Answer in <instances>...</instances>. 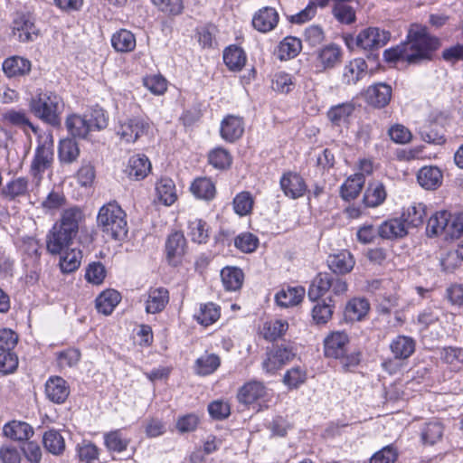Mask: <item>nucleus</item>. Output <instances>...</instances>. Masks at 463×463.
<instances>
[{
	"label": "nucleus",
	"instance_id": "1",
	"mask_svg": "<svg viewBox=\"0 0 463 463\" xmlns=\"http://www.w3.org/2000/svg\"><path fill=\"white\" fill-rule=\"evenodd\" d=\"M439 46V41L427 33V28L420 24H412L407 35V41L396 47L385 50L383 57L386 61H406L418 64L422 61L430 60L432 52Z\"/></svg>",
	"mask_w": 463,
	"mask_h": 463
},
{
	"label": "nucleus",
	"instance_id": "2",
	"mask_svg": "<svg viewBox=\"0 0 463 463\" xmlns=\"http://www.w3.org/2000/svg\"><path fill=\"white\" fill-rule=\"evenodd\" d=\"M29 109L36 118L44 123L58 127L61 125L64 102L53 91L38 90L29 101Z\"/></svg>",
	"mask_w": 463,
	"mask_h": 463
},
{
	"label": "nucleus",
	"instance_id": "3",
	"mask_svg": "<svg viewBox=\"0 0 463 463\" xmlns=\"http://www.w3.org/2000/svg\"><path fill=\"white\" fill-rule=\"evenodd\" d=\"M97 223L107 236L114 240H122L128 234L127 214L116 202H109L100 207Z\"/></svg>",
	"mask_w": 463,
	"mask_h": 463
},
{
	"label": "nucleus",
	"instance_id": "4",
	"mask_svg": "<svg viewBox=\"0 0 463 463\" xmlns=\"http://www.w3.org/2000/svg\"><path fill=\"white\" fill-rule=\"evenodd\" d=\"M53 162V136L45 132L38 137V146L30 166V174L36 185H39L43 174L52 167Z\"/></svg>",
	"mask_w": 463,
	"mask_h": 463
},
{
	"label": "nucleus",
	"instance_id": "5",
	"mask_svg": "<svg viewBox=\"0 0 463 463\" xmlns=\"http://www.w3.org/2000/svg\"><path fill=\"white\" fill-rule=\"evenodd\" d=\"M349 345V336L345 331H335L329 334L324 340V353L327 357L350 360L344 363L345 366L355 365L359 359L355 355L345 357Z\"/></svg>",
	"mask_w": 463,
	"mask_h": 463
},
{
	"label": "nucleus",
	"instance_id": "6",
	"mask_svg": "<svg viewBox=\"0 0 463 463\" xmlns=\"http://www.w3.org/2000/svg\"><path fill=\"white\" fill-rule=\"evenodd\" d=\"M149 129V122L141 118H128L118 121L116 134L125 143H134Z\"/></svg>",
	"mask_w": 463,
	"mask_h": 463
},
{
	"label": "nucleus",
	"instance_id": "7",
	"mask_svg": "<svg viewBox=\"0 0 463 463\" xmlns=\"http://www.w3.org/2000/svg\"><path fill=\"white\" fill-rule=\"evenodd\" d=\"M296 356V351L289 345H277L269 350L262 362V369L266 373L273 374L289 363Z\"/></svg>",
	"mask_w": 463,
	"mask_h": 463
},
{
	"label": "nucleus",
	"instance_id": "8",
	"mask_svg": "<svg viewBox=\"0 0 463 463\" xmlns=\"http://www.w3.org/2000/svg\"><path fill=\"white\" fill-rule=\"evenodd\" d=\"M391 38L388 31L378 27H368L362 30L355 38L356 45L363 50H376L383 47Z\"/></svg>",
	"mask_w": 463,
	"mask_h": 463
},
{
	"label": "nucleus",
	"instance_id": "9",
	"mask_svg": "<svg viewBox=\"0 0 463 463\" xmlns=\"http://www.w3.org/2000/svg\"><path fill=\"white\" fill-rule=\"evenodd\" d=\"M187 243L184 235L181 232H174L168 235L165 245V256L167 262L172 266H177L183 260L186 253Z\"/></svg>",
	"mask_w": 463,
	"mask_h": 463
},
{
	"label": "nucleus",
	"instance_id": "10",
	"mask_svg": "<svg viewBox=\"0 0 463 463\" xmlns=\"http://www.w3.org/2000/svg\"><path fill=\"white\" fill-rule=\"evenodd\" d=\"M269 396V391L263 383L250 381L243 384L238 392L237 398L241 403L250 404L258 401H265Z\"/></svg>",
	"mask_w": 463,
	"mask_h": 463
},
{
	"label": "nucleus",
	"instance_id": "11",
	"mask_svg": "<svg viewBox=\"0 0 463 463\" xmlns=\"http://www.w3.org/2000/svg\"><path fill=\"white\" fill-rule=\"evenodd\" d=\"M244 132L243 118L235 115H227L220 125V135L226 142H235Z\"/></svg>",
	"mask_w": 463,
	"mask_h": 463
},
{
	"label": "nucleus",
	"instance_id": "12",
	"mask_svg": "<svg viewBox=\"0 0 463 463\" xmlns=\"http://www.w3.org/2000/svg\"><path fill=\"white\" fill-rule=\"evenodd\" d=\"M392 99V88L385 83H376L369 86L364 92L365 101L378 109L387 106Z\"/></svg>",
	"mask_w": 463,
	"mask_h": 463
},
{
	"label": "nucleus",
	"instance_id": "13",
	"mask_svg": "<svg viewBox=\"0 0 463 463\" xmlns=\"http://www.w3.org/2000/svg\"><path fill=\"white\" fill-rule=\"evenodd\" d=\"M45 394L51 402L61 404L70 394V386L63 378L52 376L45 383Z\"/></svg>",
	"mask_w": 463,
	"mask_h": 463
},
{
	"label": "nucleus",
	"instance_id": "14",
	"mask_svg": "<svg viewBox=\"0 0 463 463\" xmlns=\"http://www.w3.org/2000/svg\"><path fill=\"white\" fill-rule=\"evenodd\" d=\"M83 219V213L79 207H70L61 213L59 222L54 226L76 237Z\"/></svg>",
	"mask_w": 463,
	"mask_h": 463
},
{
	"label": "nucleus",
	"instance_id": "15",
	"mask_svg": "<svg viewBox=\"0 0 463 463\" xmlns=\"http://www.w3.org/2000/svg\"><path fill=\"white\" fill-rule=\"evenodd\" d=\"M280 187L284 194L292 199L303 196L307 191L304 179L299 175L292 172L283 175L280 179Z\"/></svg>",
	"mask_w": 463,
	"mask_h": 463
},
{
	"label": "nucleus",
	"instance_id": "16",
	"mask_svg": "<svg viewBox=\"0 0 463 463\" xmlns=\"http://www.w3.org/2000/svg\"><path fill=\"white\" fill-rule=\"evenodd\" d=\"M74 238L71 234L65 233L64 231L53 226L47 235V250L53 255L61 254L65 249L70 247Z\"/></svg>",
	"mask_w": 463,
	"mask_h": 463
},
{
	"label": "nucleus",
	"instance_id": "17",
	"mask_svg": "<svg viewBox=\"0 0 463 463\" xmlns=\"http://www.w3.org/2000/svg\"><path fill=\"white\" fill-rule=\"evenodd\" d=\"M14 34L22 43L33 41L38 35V29L30 15L20 14L14 21Z\"/></svg>",
	"mask_w": 463,
	"mask_h": 463
},
{
	"label": "nucleus",
	"instance_id": "18",
	"mask_svg": "<svg viewBox=\"0 0 463 463\" xmlns=\"http://www.w3.org/2000/svg\"><path fill=\"white\" fill-rule=\"evenodd\" d=\"M279 23V14L272 7L260 9L252 18L253 27L261 33L273 30Z\"/></svg>",
	"mask_w": 463,
	"mask_h": 463
},
{
	"label": "nucleus",
	"instance_id": "19",
	"mask_svg": "<svg viewBox=\"0 0 463 463\" xmlns=\"http://www.w3.org/2000/svg\"><path fill=\"white\" fill-rule=\"evenodd\" d=\"M151 171V163L145 155H135L128 159L125 173L130 179L143 180Z\"/></svg>",
	"mask_w": 463,
	"mask_h": 463
},
{
	"label": "nucleus",
	"instance_id": "20",
	"mask_svg": "<svg viewBox=\"0 0 463 463\" xmlns=\"http://www.w3.org/2000/svg\"><path fill=\"white\" fill-rule=\"evenodd\" d=\"M341 56V48L337 44L326 45L317 52V67L319 70L331 69L340 61Z\"/></svg>",
	"mask_w": 463,
	"mask_h": 463
},
{
	"label": "nucleus",
	"instance_id": "21",
	"mask_svg": "<svg viewBox=\"0 0 463 463\" xmlns=\"http://www.w3.org/2000/svg\"><path fill=\"white\" fill-rule=\"evenodd\" d=\"M31 61L22 56H11L6 58L3 64V71L8 78L22 77L31 71Z\"/></svg>",
	"mask_w": 463,
	"mask_h": 463
},
{
	"label": "nucleus",
	"instance_id": "22",
	"mask_svg": "<svg viewBox=\"0 0 463 463\" xmlns=\"http://www.w3.org/2000/svg\"><path fill=\"white\" fill-rule=\"evenodd\" d=\"M367 63L363 58H355L344 67L343 81L345 84H356L367 74Z\"/></svg>",
	"mask_w": 463,
	"mask_h": 463
},
{
	"label": "nucleus",
	"instance_id": "23",
	"mask_svg": "<svg viewBox=\"0 0 463 463\" xmlns=\"http://www.w3.org/2000/svg\"><path fill=\"white\" fill-rule=\"evenodd\" d=\"M131 441L125 430L118 429L104 434V445L110 452L125 451Z\"/></svg>",
	"mask_w": 463,
	"mask_h": 463
},
{
	"label": "nucleus",
	"instance_id": "24",
	"mask_svg": "<svg viewBox=\"0 0 463 463\" xmlns=\"http://www.w3.org/2000/svg\"><path fill=\"white\" fill-rule=\"evenodd\" d=\"M169 300V294L165 288H150L146 299V311L148 314L161 312Z\"/></svg>",
	"mask_w": 463,
	"mask_h": 463
},
{
	"label": "nucleus",
	"instance_id": "25",
	"mask_svg": "<svg viewBox=\"0 0 463 463\" xmlns=\"http://www.w3.org/2000/svg\"><path fill=\"white\" fill-rule=\"evenodd\" d=\"M1 118L6 125L20 128L24 131L26 128H30L33 133H37V127L30 121L26 112L23 109H7L1 114Z\"/></svg>",
	"mask_w": 463,
	"mask_h": 463
},
{
	"label": "nucleus",
	"instance_id": "26",
	"mask_svg": "<svg viewBox=\"0 0 463 463\" xmlns=\"http://www.w3.org/2000/svg\"><path fill=\"white\" fill-rule=\"evenodd\" d=\"M3 433L11 439L23 441L33 437L34 430L27 422L13 420L5 424Z\"/></svg>",
	"mask_w": 463,
	"mask_h": 463
},
{
	"label": "nucleus",
	"instance_id": "27",
	"mask_svg": "<svg viewBox=\"0 0 463 463\" xmlns=\"http://www.w3.org/2000/svg\"><path fill=\"white\" fill-rule=\"evenodd\" d=\"M442 179V172L436 166H424L417 175L419 184L427 190H435L439 187Z\"/></svg>",
	"mask_w": 463,
	"mask_h": 463
},
{
	"label": "nucleus",
	"instance_id": "28",
	"mask_svg": "<svg viewBox=\"0 0 463 463\" xmlns=\"http://www.w3.org/2000/svg\"><path fill=\"white\" fill-rule=\"evenodd\" d=\"M416 342L408 335H400L396 336L390 344V349L397 359H407L415 351Z\"/></svg>",
	"mask_w": 463,
	"mask_h": 463
},
{
	"label": "nucleus",
	"instance_id": "29",
	"mask_svg": "<svg viewBox=\"0 0 463 463\" xmlns=\"http://www.w3.org/2000/svg\"><path fill=\"white\" fill-rule=\"evenodd\" d=\"M327 265L334 273L345 274L353 269L354 260L350 252L343 250L329 255L327 258Z\"/></svg>",
	"mask_w": 463,
	"mask_h": 463
},
{
	"label": "nucleus",
	"instance_id": "30",
	"mask_svg": "<svg viewBox=\"0 0 463 463\" xmlns=\"http://www.w3.org/2000/svg\"><path fill=\"white\" fill-rule=\"evenodd\" d=\"M370 304L366 298H354L350 299L345 308V317L348 321H361L368 314Z\"/></svg>",
	"mask_w": 463,
	"mask_h": 463
},
{
	"label": "nucleus",
	"instance_id": "31",
	"mask_svg": "<svg viewBox=\"0 0 463 463\" xmlns=\"http://www.w3.org/2000/svg\"><path fill=\"white\" fill-rule=\"evenodd\" d=\"M305 293L306 290L303 287H288L279 290L275 296V300L279 306L289 307L298 305L302 301Z\"/></svg>",
	"mask_w": 463,
	"mask_h": 463
},
{
	"label": "nucleus",
	"instance_id": "32",
	"mask_svg": "<svg viewBox=\"0 0 463 463\" xmlns=\"http://www.w3.org/2000/svg\"><path fill=\"white\" fill-rule=\"evenodd\" d=\"M247 61L245 52L237 45H230L223 52V61L230 71H241Z\"/></svg>",
	"mask_w": 463,
	"mask_h": 463
},
{
	"label": "nucleus",
	"instance_id": "33",
	"mask_svg": "<svg viewBox=\"0 0 463 463\" xmlns=\"http://www.w3.org/2000/svg\"><path fill=\"white\" fill-rule=\"evenodd\" d=\"M121 300V295L115 289H107L96 298V307L99 313L110 315Z\"/></svg>",
	"mask_w": 463,
	"mask_h": 463
},
{
	"label": "nucleus",
	"instance_id": "34",
	"mask_svg": "<svg viewBox=\"0 0 463 463\" xmlns=\"http://www.w3.org/2000/svg\"><path fill=\"white\" fill-rule=\"evenodd\" d=\"M407 232V226L402 218L386 221L378 228V234L384 239L401 238Z\"/></svg>",
	"mask_w": 463,
	"mask_h": 463
},
{
	"label": "nucleus",
	"instance_id": "35",
	"mask_svg": "<svg viewBox=\"0 0 463 463\" xmlns=\"http://www.w3.org/2000/svg\"><path fill=\"white\" fill-rule=\"evenodd\" d=\"M331 276L329 273H319L314 278L307 292L310 301H317L330 290Z\"/></svg>",
	"mask_w": 463,
	"mask_h": 463
},
{
	"label": "nucleus",
	"instance_id": "36",
	"mask_svg": "<svg viewBox=\"0 0 463 463\" xmlns=\"http://www.w3.org/2000/svg\"><path fill=\"white\" fill-rule=\"evenodd\" d=\"M288 329V323L286 320H269L260 327V334L268 341H275L281 337Z\"/></svg>",
	"mask_w": 463,
	"mask_h": 463
},
{
	"label": "nucleus",
	"instance_id": "37",
	"mask_svg": "<svg viewBox=\"0 0 463 463\" xmlns=\"http://www.w3.org/2000/svg\"><path fill=\"white\" fill-rule=\"evenodd\" d=\"M354 110L352 102H345L333 106L327 112L328 119L335 126H345L349 122V118Z\"/></svg>",
	"mask_w": 463,
	"mask_h": 463
},
{
	"label": "nucleus",
	"instance_id": "38",
	"mask_svg": "<svg viewBox=\"0 0 463 463\" xmlns=\"http://www.w3.org/2000/svg\"><path fill=\"white\" fill-rule=\"evenodd\" d=\"M66 128L68 131L73 136L80 138H84L91 132L88 117L86 115L72 114L66 119Z\"/></svg>",
	"mask_w": 463,
	"mask_h": 463
},
{
	"label": "nucleus",
	"instance_id": "39",
	"mask_svg": "<svg viewBox=\"0 0 463 463\" xmlns=\"http://www.w3.org/2000/svg\"><path fill=\"white\" fill-rule=\"evenodd\" d=\"M426 217V205L421 203H414L402 213V220L409 227H419Z\"/></svg>",
	"mask_w": 463,
	"mask_h": 463
},
{
	"label": "nucleus",
	"instance_id": "40",
	"mask_svg": "<svg viewBox=\"0 0 463 463\" xmlns=\"http://www.w3.org/2000/svg\"><path fill=\"white\" fill-rule=\"evenodd\" d=\"M190 190L198 199L212 200L216 193L213 182L207 177H198L192 183Z\"/></svg>",
	"mask_w": 463,
	"mask_h": 463
},
{
	"label": "nucleus",
	"instance_id": "41",
	"mask_svg": "<svg viewBox=\"0 0 463 463\" xmlns=\"http://www.w3.org/2000/svg\"><path fill=\"white\" fill-rule=\"evenodd\" d=\"M301 41L296 37L284 38L277 48V55L280 61L295 58L301 51Z\"/></svg>",
	"mask_w": 463,
	"mask_h": 463
},
{
	"label": "nucleus",
	"instance_id": "42",
	"mask_svg": "<svg viewBox=\"0 0 463 463\" xmlns=\"http://www.w3.org/2000/svg\"><path fill=\"white\" fill-rule=\"evenodd\" d=\"M29 191V182L25 177H16L8 182L1 191L5 198L14 200L20 196H24Z\"/></svg>",
	"mask_w": 463,
	"mask_h": 463
},
{
	"label": "nucleus",
	"instance_id": "43",
	"mask_svg": "<svg viewBox=\"0 0 463 463\" xmlns=\"http://www.w3.org/2000/svg\"><path fill=\"white\" fill-rule=\"evenodd\" d=\"M113 48L119 52H128L136 47L135 35L128 30H119L111 37Z\"/></svg>",
	"mask_w": 463,
	"mask_h": 463
},
{
	"label": "nucleus",
	"instance_id": "44",
	"mask_svg": "<svg viewBox=\"0 0 463 463\" xmlns=\"http://www.w3.org/2000/svg\"><path fill=\"white\" fill-rule=\"evenodd\" d=\"M352 0H334L332 13L341 24H351L355 22V11L348 5Z\"/></svg>",
	"mask_w": 463,
	"mask_h": 463
},
{
	"label": "nucleus",
	"instance_id": "45",
	"mask_svg": "<svg viewBox=\"0 0 463 463\" xmlns=\"http://www.w3.org/2000/svg\"><path fill=\"white\" fill-rule=\"evenodd\" d=\"M43 443L45 449L52 455L58 456L65 449V440L56 430H49L43 436Z\"/></svg>",
	"mask_w": 463,
	"mask_h": 463
},
{
	"label": "nucleus",
	"instance_id": "46",
	"mask_svg": "<svg viewBox=\"0 0 463 463\" xmlns=\"http://www.w3.org/2000/svg\"><path fill=\"white\" fill-rule=\"evenodd\" d=\"M386 195L384 185L380 182H373L368 185L364 193V202L368 207H377L385 201Z\"/></svg>",
	"mask_w": 463,
	"mask_h": 463
},
{
	"label": "nucleus",
	"instance_id": "47",
	"mask_svg": "<svg viewBox=\"0 0 463 463\" xmlns=\"http://www.w3.org/2000/svg\"><path fill=\"white\" fill-rule=\"evenodd\" d=\"M80 156L78 143L72 138H65L60 141L58 147V157L61 163L71 164Z\"/></svg>",
	"mask_w": 463,
	"mask_h": 463
},
{
	"label": "nucleus",
	"instance_id": "48",
	"mask_svg": "<svg viewBox=\"0 0 463 463\" xmlns=\"http://www.w3.org/2000/svg\"><path fill=\"white\" fill-rule=\"evenodd\" d=\"M449 220L448 211H439L432 214L427 223L429 236H443L445 238L446 225Z\"/></svg>",
	"mask_w": 463,
	"mask_h": 463
},
{
	"label": "nucleus",
	"instance_id": "49",
	"mask_svg": "<svg viewBox=\"0 0 463 463\" xmlns=\"http://www.w3.org/2000/svg\"><path fill=\"white\" fill-rule=\"evenodd\" d=\"M221 278L226 290L236 291L242 285L243 273L238 268L226 267L222 269Z\"/></svg>",
	"mask_w": 463,
	"mask_h": 463
},
{
	"label": "nucleus",
	"instance_id": "50",
	"mask_svg": "<svg viewBox=\"0 0 463 463\" xmlns=\"http://www.w3.org/2000/svg\"><path fill=\"white\" fill-rule=\"evenodd\" d=\"M221 359L214 354H204L195 362V372L199 375H209L213 373L220 366Z\"/></svg>",
	"mask_w": 463,
	"mask_h": 463
},
{
	"label": "nucleus",
	"instance_id": "51",
	"mask_svg": "<svg viewBox=\"0 0 463 463\" xmlns=\"http://www.w3.org/2000/svg\"><path fill=\"white\" fill-rule=\"evenodd\" d=\"M187 234L195 243H206L209 238L207 223L202 219H194L188 222Z\"/></svg>",
	"mask_w": 463,
	"mask_h": 463
},
{
	"label": "nucleus",
	"instance_id": "52",
	"mask_svg": "<svg viewBox=\"0 0 463 463\" xmlns=\"http://www.w3.org/2000/svg\"><path fill=\"white\" fill-rule=\"evenodd\" d=\"M159 200L165 205H172L176 200L175 185L170 178H161L156 184Z\"/></svg>",
	"mask_w": 463,
	"mask_h": 463
},
{
	"label": "nucleus",
	"instance_id": "53",
	"mask_svg": "<svg viewBox=\"0 0 463 463\" xmlns=\"http://www.w3.org/2000/svg\"><path fill=\"white\" fill-rule=\"evenodd\" d=\"M444 428L440 421L430 420L421 430V439L425 444L433 445L441 439Z\"/></svg>",
	"mask_w": 463,
	"mask_h": 463
},
{
	"label": "nucleus",
	"instance_id": "54",
	"mask_svg": "<svg viewBox=\"0 0 463 463\" xmlns=\"http://www.w3.org/2000/svg\"><path fill=\"white\" fill-rule=\"evenodd\" d=\"M364 178L362 175H354L349 177L341 186V195L346 200L350 201L357 197L360 194Z\"/></svg>",
	"mask_w": 463,
	"mask_h": 463
},
{
	"label": "nucleus",
	"instance_id": "55",
	"mask_svg": "<svg viewBox=\"0 0 463 463\" xmlns=\"http://www.w3.org/2000/svg\"><path fill=\"white\" fill-rule=\"evenodd\" d=\"M81 251L71 249L65 251L60 259V269L62 273H71L79 269L81 261Z\"/></svg>",
	"mask_w": 463,
	"mask_h": 463
},
{
	"label": "nucleus",
	"instance_id": "56",
	"mask_svg": "<svg viewBox=\"0 0 463 463\" xmlns=\"http://www.w3.org/2000/svg\"><path fill=\"white\" fill-rule=\"evenodd\" d=\"M220 307L209 302L201 305L200 310L195 317L201 325L207 326L216 322L220 317Z\"/></svg>",
	"mask_w": 463,
	"mask_h": 463
},
{
	"label": "nucleus",
	"instance_id": "57",
	"mask_svg": "<svg viewBox=\"0 0 463 463\" xmlns=\"http://www.w3.org/2000/svg\"><path fill=\"white\" fill-rule=\"evenodd\" d=\"M463 235V213H450L446 225V240L458 239Z\"/></svg>",
	"mask_w": 463,
	"mask_h": 463
},
{
	"label": "nucleus",
	"instance_id": "58",
	"mask_svg": "<svg viewBox=\"0 0 463 463\" xmlns=\"http://www.w3.org/2000/svg\"><path fill=\"white\" fill-rule=\"evenodd\" d=\"M441 359L453 370L460 369L463 365V348L448 346L440 353Z\"/></svg>",
	"mask_w": 463,
	"mask_h": 463
},
{
	"label": "nucleus",
	"instance_id": "59",
	"mask_svg": "<svg viewBox=\"0 0 463 463\" xmlns=\"http://www.w3.org/2000/svg\"><path fill=\"white\" fill-rule=\"evenodd\" d=\"M307 380V370L302 366H294L288 370L283 377V383L289 389H297Z\"/></svg>",
	"mask_w": 463,
	"mask_h": 463
},
{
	"label": "nucleus",
	"instance_id": "60",
	"mask_svg": "<svg viewBox=\"0 0 463 463\" xmlns=\"http://www.w3.org/2000/svg\"><path fill=\"white\" fill-rule=\"evenodd\" d=\"M208 161L217 169H225L232 164V156L226 149L216 147L209 153Z\"/></svg>",
	"mask_w": 463,
	"mask_h": 463
},
{
	"label": "nucleus",
	"instance_id": "61",
	"mask_svg": "<svg viewBox=\"0 0 463 463\" xmlns=\"http://www.w3.org/2000/svg\"><path fill=\"white\" fill-rule=\"evenodd\" d=\"M295 87L292 75L279 71L275 73L272 79V89L279 93H289Z\"/></svg>",
	"mask_w": 463,
	"mask_h": 463
},
{
	"label": "nucleus",
	"instance_id": "62",
	"mask_svg": "<svg viewBox=\"0 0 463 463\" xmlns=\"http://www.w3.org/2000/svg\"><path fill=\"white\" fill-rule=\"evenodd\" d=\"M253 203V198L249 192H241L233 199V209L240 216H245L251 212Z\"/></svg>",
	"mask_w": 463,
	"mask_h": 463
},
{
	"label": "nucleus",
	"instance_id": "63",
	"mask_svg": "<svg viewBox=\"0 0 463 463\" xmlns=\"http://www.w3.org/2000/svg\"><path fill=\"white\" fill-rule=\"evenodd\" d=\"M333 306L325 301L317 302L312 308V318L315 324L326 325L332 317Z\"/></svg>",
	"mask_w": 463,
	"mask_h": 463
},
{
	"label": "nucleus",
	"instance_id": "64",
	"mask_svg": "<svg viewBox=\"0 0 463 463\" xmlns=\"http://www.w3.org/2000/svg\"><path fill=\"white\" fill-rule=\"evenodd\" d=\"M80 463H98L99 449L91 442H83L77 447Z\"/></svg>",
	"mask_w": 463,
	"mask_h": 463
}]
</instances>
